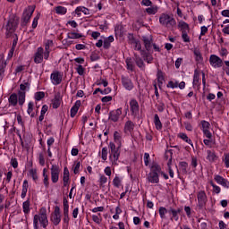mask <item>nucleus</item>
I'll return each mask as SVG.
<instances>
[{
	"label": "nucleus",
	"mask_w": 229,
	"mask_h": 229,
	"mask_svg": "<svg viewBox=\"0 0 229 229\" xmlns=\"http://www.w3.org/2000/svg\"><path fill=\"white\" fill-rule=\"evenodd\" d=\"M55 13L58 15H65L67 13V8L59 5V6L55 7Z\"/></svg>",
	"instance_id": "nucleus-42"
},
{
	"label": "nucleus",
	"mask_w": 229,
	"mask_h": 229,
	"mask_svg": "<svg viewBox=\"0 0 229 229\" xmlns=\"http://www.w3.org/2000/svg\"><path fill=\"white\" fill-rule=\"evenodd\" d=\"M159 24L168 30H173L176 26V20L173 14L162 13L159 17Z\"/></svg>",
	"instance_id": "nucleus-2"
},
{
	"label": "nucleus",
	"mask_w": 229,
	"mask_h": 229,
	"mask_svg": "<svg viewBox=\"0 0 229 229\" xmlns=\"http://www.w3.org/2000/svg\"><path fill=\"white\" fill-rule=\"evenodd\" d=\"M30 87H31V83L29 80L23 81L21 84H20V90L18 91L19 96V105L22 106L26 102V90H30Z\"/></svg>",
	"instance_id": "nucleus-3"
},
{
	"label": "nucleus",
	"mask_w": 229,
	"mask_h": 229,
	"mask_svg": "<svg viewBox=\"0 0 229 229\" xmlns=\"http://www.w3.org/2000/svg\"><path fill=\"white\" fill-rule=\"evenodd\" d=\"M130 108H131V115L133 117H137V115H139L140 106H139V102L135 98L131 99Z\"/></svg>",
	"instance_id": "nucleus-13"
},
{
	"label": "nucleus",
	"mask_w": 229,
	"mask_h": 229,
	"mask_svg": "<svg viewBox=\"0 0 229 229\" xmlns=\"http://www.w3.org/2000/svg\"><path fill=\"white\" fill-rule=\"evenodd\" d=\"M141 40L144 44L145 49L147 51H151V47H153V37L142 36Z\"/></svg>",
	"instance_id": "nucleus-16"
},
{
	"label": "nucleus",
	"mask_w": 229,
	"mask_h": 229,
	"mask_svg": "<svg viewBox=\"0 0 229 229\" xmlns=\"http://www.w3.org/2000/svg\"><path fill=\"white\" fill-rule=\"evenodd\" d=\"M28 189H30V184L28 183V180H24L22 183V190L21 194V198L22 199L26 198V194H28Z\"/></svg>",
	"instance_id": "nucleus-28"
},
{
	"label": "nucleus",
	"mask_w": 229,
	"mask_h": 229,
	"mask_svg": "<svg viewBox=\"0 0 229 229\" xmlns=\"http://www.w3.org/2000/svg\"><path fill=\"white\" fill-rule=\"evenodd\" d=\"M113 184L114 187L119 189L121 187V178H119V176H115L113 180Z\"/></svg>",
	"instance_id": "nucleus-55"
},
{
	"label": "nucleus",
	"mask_w": 229,
	"mask_h": 229,
	"mask_svg": "<svg viewBox=\"0 0 229 229\" xmlns=\"http://www.w3.org/2000/svg\"><path fill=\"white\" fill-rule=\"evenodd\" d=\"M67 37H68V38H71V39H77V38H83V35L80 34V33H76V32H70V33H68Z\"/></svg>",
	"instance_id": "nucleus-45"
},
{
	"label": "nucleus",
	"mask_w": 229,
	"mask_h": 229,
	"mask_svg": "<svg viewBox=\"0 0 229 229\" xmlns=\"http://www.w3.org/2000/svg\"><path fill=\"white\" fill-rule=\"evenodd\" d=\"M92 221L96 223L97 225H101L103 222V216H101V213H98V215H92L91 216Z\"/></svg>",
	"instance_id": "nucleus-38"
},
{
	"label": "nucleus",
	"mask_w": 229,
	"mask_h": 229,
	"mask_svg": "<svg viewBox=\"0 0 229 229\" xmlns=\"http://www.w3.org/2000/svg\"><path fill=\"white\" fill-rule=\"evenodd\" d=\"M38 223L41 225L42 228L47 229L49 225V220H47V210L46 208H41L38 215L33 216V226L34 229H38Z\"/></svg>",
	"instance_id": "nucleus-1"
},
{
	"label": "nucleus",
	"mask_w": 229,
	"mask_h": 229,
	"mask_svg": "<svg viewBox=\"0 0 229 229\" xmlns=\"http://www.w3.org/2000/svg\"><path fill=\"white\" fill-rule=\"evenodd\" d=\"M122 84L126 90H133V82L131 81V79H130V77L122 75Z\"/></svg>",
	"instance_id": "nucleus-17"
},
{
	"label": "nucleus",
	"mask_w": 229,
	"mask_h": 229,
	"mask_svg": "<svg viewBox=\"0 0 229 229\" xmlns=\"http://www.w3.org/2000/svg\"><path fill=\"white\" fill-rule=\"evenodd\" d=\"M63 182H69V169L67 166H65L64 169Z\"/></svg>",
	"instance_id": "nucleus-56"
},
{
	"label": "nucleus",
	"mask_w": 229,
	"mask_h": 229,
	"mask_svg": "<svg viewBox=\"0 0 229 229\" xmlns=\"http://www.w3.org/2000/svg\"><path fill=\"white\" fill-rule=\"evenodd\" d=\"M154 124L156 126V130H162V122L157 114L154 115Z\"/></svg>",
	"instance_id": "nucleus-34"
},
{
	"label": "nucleus",
	"mask_w": 229,
	"mask_h": 229,
	"mask_svg": "<svg viewBox=\"0 0 229 229\" xmlns=\"http://www.w3.org/2000/svg\"><path fill=\"white\" fill-rule=\"evenodd\" d=\"M121 139H123V136L119 133V131H115L114 132V142H118L119 145H121Z\"/></svg>",
	"instance_id": "nucleus-49"
},
{
	"label": "nucleus",
	"mask_w": 229,
	"mask_h": 229,
	"mask_svg": "<svg viewBox=\"0 0 229 229\" xmlns=\"http://www.w3.org/2000/svg\"><path fill=\"white\" fill-rule=\"evenodd\" d=\"M225 67H223V71L225 72V74L229 76V61H225Z\"/></svg>",
	"instance_id": "nucleus-63"
},
{
	"label": "nucleus",
	"mask_w": 229,
	"mask_h": 229,
	"mask_svg": "<svg viewBox=\"0 0 229 229\" xmlns=\"http://www.w3.org/2000/svg\"><path fill=\"white\" fill-rule=\"evenodd\" d=\"M109 158L113 164H117V160H119V157H121V144L118 147L115 146V143L109 142Z\"/></svg>",
	"instance_id": "nucleus-4"
},
{
	"label": "nucleus",
	"mask_w": 229,
	"mask_h": 229,
	"mask_svg": "<svg viewBox=\"0 0 229 229\" xmlns=\"http://www.w3.org/2000/svg\"><path fill=\"white\" fill-rule=\"evenodd\" d=\"M169 214H172L171 221H178L180 219V216H178L180 212H182L181 208L174 209L173 208H170Z\"/></svg>",
	"instance_id": "nucleus-24"
},
{
	"label": "nucleus",
	"mask_w": 229,
	"mask_h": 229,
	"mask_svg": "<svg viewBox=\"0 0 229 229\" xmlns=\"http://www.w3.org/2000/svg\"><path fill=\"white\" fill-rule=\"evenodd\" d=\"M63 207H64V223L69 226V221H71V218L69 217V200H67V198L63 199Z\"/></svg>",
	"instance_id": "nucleus-10"
},
{
	"label": "nucleus",
	"mask_w": 229,
	"mask_h": 229,
	"mask_svg": "<svg viewBox=\"0 0 229 229\" xmlns=\"http://www.w3.org/2000/svg\"><path fill=\"white\" fill-rule=\"evenodd\" d=\"M118 226L119 227H115V226L112 225V226H110L109 229H125L124 228V223H123V222H119Z\"/></svg>",
	"instance_id": "nucleus-62"
},
{
	"label": "nucleus",
	"mask_w": 229,
	"mask_h": 229,
	"mask_svg": "<svg viewBox=\"0 0 229 229\" xmlns=\"http://www.w3.org/2000/svg\"><path fill=\"white\" fill-rule=\"evenodd\" d=\"M207 160H208V162H210V164H214L216 162H217L219 157H217V155H216V151L214 150H207Z\"/></svg>",
	"instance_id": "nucleus-20"
},
{
	"label": "nucleus",
	"mask_w": 229,
	"mask_h": 229,
	"mask_svg": "<svg viewBox=\"0 0 229 229\" xmlns=\"http://www.w3.org/2000/svg\"><path fill=\"white\" fill-rule=\"evenodd\" d=\"M123 114V108H118L116 110H112L109 112V121H112L113 123H117L119 121V118Z\"/></svg>",
	"instance_id": "nucleus-11"
},
{
	"label": "nucleus",
	"mask_w": 229,
	"mask_h": 229,
	"mask_svg": "<svg viewBox=\"0 0 229 229\" xmlns=\"http://www.w3.org/2000/svg\"><path fill=\"white\" fill-rule=\"evenodd\" d=\"M50 221L55 226H58L62 221V213L60 212V207H55L54 214L50 217Z\"/></svg>",
	"instance_id": "nucleus-8"
},
{
	"label": "nucleus",
	"mask_w": 229,
	"mask_h": 229,
	"mask_svg": "<svg viewBox=\"0 0 229 229\" xmlns=\"http://www.w3.org/2000/svg\"><path fill=\"white\" fill-rule=\"evenodd\" d=\"M33 106H35V104H33V102H29L27 114L32 118L35 117V113H33Z\"/></svg>",
	"instance_id": "nucleus-41"
},
{
	"label": "nucleus",
	"mask_w": 229,
	"mask_h": 229,
	"mask_svg": "<svg viewBox=\"0 0 229 229\" xmlns=\"http://www.w3.org/2000/svg\"><path fill=\"white\" fill-rule=\"evenodd\" d=\"M63 75L62 72L55 71L50 75V80L53 85H60L62 83Z\"/></svg>",
	"instance_id": "nucleus-12"
},
{
	"label": "nucleus",
	"mask_w": 229,
	"mask_h": 229,
	"mask_svg": "<svg viewBox=\"0 0 229 229\" xmlns=\"http://www.w3.org/2000/svg\"><path fill=\"white\" fill-rule=\"evenodd\" d=\"M187 167H189V164L185 161H182L179 163V169L183 174H187Z\"/></svg>",
	"instance_id": "nucleus-35"
},
{
	"label": "nucleus",
	"mask_w": 229,
	"mask_h": 229,
	"mask_svg": "<svg viewBox=\"0 0 229 229\" xmlns=\"http://www.w3.org/2000/svg\"><path fill=\"white\" fill-rule=\"evenodd\" d=\"M197 199H198L197 207H199L200 210H202L204 207H207V202L208 201V198L207 197V193L205 192V191H199L197 193Z\"/></svg>",
	"instance_id": "nucleus-6"
},
{
	"label": "nucleus",
	"mask_w": 229,
	"mask_h": 229,
	"mask_svg": "<svg viewBox=\"0 0 229 229\" xmlns=\"http://www.w3.org/2000/svg\"><path fill=\"white\" fill-rule=\"evenodd\" d=\"M81 106V101L77 100L74 104V106L71 108V117H76V114H78V111L80 110V107Z\"/></svg>",
	"instance_id": "nucleus-25"
},
{
	"label": "nucleus",
	"mask_w": 229,
	"mask_h": 229,
	"mask_svg": "<svg viewBox=\"0 0 229 229\" xmlns=\"http://www.w3.org/2000/svg\"><path fill=\"white\" fill-rule=\"evenodd\" d=\"M193 55L195 56V60L199 63L203 62V55H201V51H199V49L195 48L193 50Z\"/></svg>",
	"instance_id": "nucleus-33"
},
{
	"label": "nucleus",
	"mask_w": 229,
	"mask_h": 229,
	"mask_svg": "<svg viewBox=\"0 0 229 229\" xmlns=\"http://www.w3.org/2000/svg\"><path fill=\"white\" fill-rule=\"evenodd\" d=\"M134 51H140L142 49V45L140 44V40L136 39L132 45Z\"/></svg>",
	"instance_id": "nucleus-46"
},
{
	"label": "nucleus",
	"mask_w": 229,
	"mask_h": 229,
	"mask_svg": "<svg viewBox=\"0 0 229 229\" xmlns=\"http://www.w3.org/2000/svg\"><path fill=\"white\" fill-rule=\"evenodd\" d=\"M199 72L194 71L193 74V89H199Z\"/></svg>",
	"instance_id": "nucleus-27"
},
{
	"label": "nucleus",
	"mask_w": 229,
	"mask_h": 229,
	"mask_svg": "<svg viewBox=\"0 0 229 229\" xmlns=\"http://www.w3.org/2000/svg\"><path fill=\"white\" fill-rule=\"evenodd\" d=\"M214 180L218 185L223 186L224 189H229V181L227 179H225V177L219 174H215Z\"/></svg>",
	"instance_id": "nucleus-14"
},
{
	"label": "nucleus",
	"mask_w": 229,
	"mask_h": 229,
	"mask_svg": "<svg viewBox=\"0 0 229 229\" xmlns=\"http://www.w3.org/2000/svg\"><path fill=\"white\" fill-rule=\"evenodd\" d=\"M98 182H99L100 187H103V185H105V183H106V182H108V178H106V176H105V174H100Z\"/></svg>",
	"instance_id": "nucleus-52"
},
{
	"label": "nucleus",
	"mask_w": 229,
	"mask_h": 229,
	"mask_svg": "<svg viewBox=\"0 0 229 229\" xmlns=\"http://www.w3.org/2000/svg\"><path fill=\"white\" fill-rule=\"evenodd\" d=\"M38 163L40 165H46V158L44 157V153H39L38 155Z\"/></svg>",
	"instance_id": "nucleus-58"
},
{
	"label": "nucleus",
	"mask_w": 229,
	"mask_h": 229,
	"mask_svg": "<svg viewBox=\"0 0 229 229\" xmlns=\"http://www.w3.org/2000/svg\"><path fill=\"white\" fill-rule=\"evenodd\" d=\"M150 173L155 174H160L162 173V167L157 163H153L150 167Z\"/></svg>",
	"instance_id": "nucleus-29"
},
{
	"label": "nucleus",
	"mask_w": 229,
	"mask_h": 229,
	"mask_svg": "<svg viewBox=\"0 0 229 229\" xmlns=\"http://www.w3.org/2000/svg\"><path fill=\"white\" fill-rule=\"evenodd\" d=\"M33 12H35V8L31 6H29L27 9L24 10L21 16V26H26L28 22H30V19H31Z\"/></svg>",
	"instance_id": "nucleus-7"
},
{
	"label": "nucleus",
	"mask_w": 229,
	"mask_h": 229,
	"mask_svg": "<svg viewBox=\"0 0 229 229\" xmlns=\"http://www.w3.org/2000/svg\"><path fill=\"white\" fill-rule=\"evenodd\" d=\"M165 214H167V208H165L164 207L159 208V216H160L161 219L165 218Z\"/></svg>",
	"instance_id": "nucleus-54"
},
{
	"label": "nucleus",
	"mask_w": 229,
	"mask_h": 229,
	"mask_svg": "<svg viewBox=\"0 0 229 229\" xmlns=\"http://www.w3.org/2000/svg\"><path fill=\"white\" fill-rule=\"evenodd\" d=\"M34 62L35 64H42L44 62V48L42 47H38L34 55Z\"/></svg>",
	"instance_id": "nucleus-15"
},
{
	"label": "nucleus",
	"mask_w": 229,
	"mask_h": 229,
	"mask_svg": "<svg viewBox=\"0 0 229 229\" xmlns=\"http://www.w3.org/2000/svg\"><path fill=\"white\" fill-rule=\"evenodd\" d=\"M177 28L181 31V33H190L191 32V27L188 25L187 22H185L183 21H178Z\"/></svg>",
	"instance_id": "nucleus-18"
},
{
	"label": "nucleus",
	"mask_w": 229,
	"mask_h": 229,
	"mask_svg": "<svg viewBox=\"0 0 229 229\" xmlns=\"http://www.w3.org/2000/svg\"><path fill=\"white\" fill-rule=\"evenodd\" d=\"M189 32H182V38L183 42H191V37H189Z\"/></svg>",
	"instance_id": "nucleus-60"
},
{
	"label": "nucleus",
	"mask_w": 229,
	"mask_h": 229,
	"mask_svg": "<svg viewBox=\"0 0 229 229\" xmlns=\"http://www.w3.org/2000/svg\"><path fill=\"white\" fill-rule=\"evenodd\" d=\"M133 60L137 67H139L140 69H142V71L146 69V64H144V60L141 59L140 55H138L137 53H134Z\"/></svg>",
	"instance_id": "nucleus-19"
},
{
	"label": "nucleus",
	"mask_w": 229,
	"mask_h": 229,
	"mask_svg": "<svg viewBox=\"0 0 229 229\" xmlns=\"http://www.w3.org/2000/svg\"><path fill=\"white\" fill-rule=\"evenodd\" d=\"M147 180L149 183H159L160 178L158 177L157 174H152L151 172L148 173L147 175Z\"/></svg>",
	"instance_id": "nucleus-22"
},
{
	"label": "nucleus",
	"mask_w": 229,
	"mask_h": 229,
	"mask_svg": "<svg viewBox=\"0 0 229 229\" xmlns=\"http://www.w3.org/2000/svg\"><path fill=\"white\" fill-rule=\"evenodd\" d=\"M8 102L11 106H17V103H19V95H17V93L11 94Z\"/></svg>",
	"instance_id": "nucleus-23"
},
{
	"label": "nucleus",
	"mask_w": 229,
	"mask_h": 229,
	"mask_svg": "<svg viewBox=\"0 0 229 229\" xmlns=\"http://www.w3.org/2000/svg\"><path fill=\"white\" fill-rule=\"evenodd\" d=\"M201 123V130L202 131H204L205 130H210V123L205 121V120H202L200 122Z\"/></svg>",
	"instance_id": "nucleus-48"
},
{
	"label": "nucleus",
	"mask_w": 229,
	"mask_h": 229,
	"mask_svg": "<svg viewBox=\"0 0 229 229\" xmlns=\"http://www.w3.org/2000/svg\"><path fill=\"white\" fill-rule=\"evenodd\" d=\"M62 101L60 98V95H55L54 99L52 100V107L53 108H59Z\"/></svg>",
	"instance_id": "nucleus-32"
},
{
	"label": "nucleus",
	"mask_w": 229,
	"mask_h": 229,
	"mask_svg": "<svg viewBox=\"0 0 229 229\" xmlns=\"http://www.w3.org/2000/svg\"><path fill=\"white\" fill-rule=\"evenodd\" d=\"M128 38V44H130L131 46L137 40V38H135V36H133V34L129 33L127 36Z\"/></svg>",
	"instance_id": "nucleus-59"
},
{
	"label": "nucleus",
	"mask_w": 229,
	"mask_h": 229,
	"mask_svg": "<svg viewBox=\"0 0 229 229\" xmlns=\"http://www.w3.org/2000/svg\"><path fill=\"white\" fill-rule=\"evenodd\" d=\"M209 184L211 185V187H213V189H212L213 194H220L221 193V187L215 184L214 181H209Z\"/></svg>",
	"instance_id": "nucleus-37"
},
{
	"label": "nucleus",
	"mask_w": 229,
	"mask_h": 229,
	"mask_svg": "<svg viewBox=\"0 0 229 229\" xmlns=\"http://www.w3.org/2000/svg\"><path fill=\"white\" fill-rule=\"evenodd\" d=\"M166 87L167 89H178V81H169Z\"/></svg>",
	"instance_id": "nucleus-53"
},
{
	"label": "nucleus",
	"mask_w": 229,
	"mask_h": 229,
	"mask_svg": "<svg viewBox=\"0 0 229 229\" xmlns=\"http://www.w3.org/2000/svg\"><path fill=\"white\" fill-rule=\"evenodd\" d=\"M125 64L128 71L133 72L135 70V64H133V59L131 57H127Z\"/></svg>",
	"instance_id": "nucleus-31"
},
{
	"label": "nucleus",
	"mask_w": 229,
	"mask_h": 229,
	"mask_svg": "<svg viewBox=\"0 0 229 229\" xmlns=\"http://www.w3.org/2000/svg\"><path fill=\"white\" fill-rule=\"evenodd\" d=\"M178 138L182 139V140H184V142H187V144H191V146H192V140L189 139L187 134L181 132L178 134Z\"/></svg>",
	"instance_id": "nucleus-36"
},
{
	"label": "nucleus",
	"mask_w": 229,
	"mask_h": 229,
	"mask_svg": "<svg viewBox=\"0 0 229 229\" xmlns=\"http://www.w3.org/2000/svg\"><path fill=\"white\" fill-rule=\"evenodd\" d=\"M209 64L211 67H214V69H219L223 67V59L216 55H211L209 56Z\"/></svg>",
	"instance_id": "nucleus-9"
},
{
	"label": "nucleus",
	"mask_w": 229,
	"mask_h": 229,
	"mask_svg": "<svg viewBox=\"0 0 229 229\" xmlns=\"http://www.w3.org/2000/svg\"><path fill=\"white\" fill-rule=\"evenodd\" d=\"M19 26V17L11 16L7 24H6V31L8 33H13L17 27Z\"/></svg>",
	"instance_id": "nucleus-5"
},
{
	"label": "nucleus",
	"mask_w": 229,
	"mask_h": 229,
	"mask_svg": "<svg viewBox=\"0 0 229 229\" xmlns=\"http://www.w3.org/2000/svg\"><path fill=\"white\" fill-rule=\"evenodd\" d=\"M45 97L46 93H44L43 91H38L35 93L36 101H40L41 99H44Z\"/></svg>",
	"instance_id": "nucleus-50"
},
{
	"label": "nucleus",
	"mask_w": 229,
	"mask_h": 229,
	"mask_svg": "<svg viewBox=\"0 0 229 229\" xmlns=\"http://www.w3.org/2000/svg\"><path fill=\"white\" fill-rule=\"evenodd\" d=\"M157 83L160 87V85H163L164 83V72H162V71L158 70L157 71Z\"/></svg>",
	"instance_id": "nucleus-43"
},
{
	"label": "nucleus",
	"mask_w": 229,
	"mask_h": 229,
	"mask_svg": "<svg viewBox=\"0 0 229 229\" xmlns=\"http://www.w3.org/2000/svg\"><path fill=\"white\" fill-rule=\"evenodd\" d=\"M141 6H152L153 5V2H151V0H142L140 2Z\"/></svg>",
	"instance_id": "nucleus-61"
},
{
	"label": "nucleus",
	"mask_w": 229,
	"mask_h": 229,
	"mask_svg": "<svg viewBox=\"0 0 229 229\" xmlns=\"http://www.w3.org/2000/svg\"><path fill=\"white\" fill-rule=\"evenodd\" d=\"M31 205V202L30 201V199H27L26 201L23 202L22 204V208H23V212L24 214H30V206Z\"/></svg>",
	"instance_id": "nucleus-40"
},
{
	"label": "nucleus",
	"mask_w": 229,
	"mask_h": 229,
	"mask_svg": "<svg viewBox=\"0 0 229 229\" xmlns=\"http://www.w3.org/2000/svg\"><path fill=\"white\" fill-rule=\"evenodd\" d=\"M47 170L46 168L43 169V177H44V180H43V183L46 187V189H48L49 188V177L47 176Z\"/></svg>",
	"instance_id": "nucleus-39"
},
{
	"label": "nucleus",
	"mask_w": 229,
	"mask_h": 229,
	"mask_svg": "<svg viewBox=\"0 0 229 229\" xmlns=\"http://www.w3.org/2000/svg\"><path fill=\"white\" fill-rule=\"evenodd\" d=\"M29 174H30V176H31V178L34 182H37V180H38V175L37 174V169L36 168H31L29 171Z\"/></svg>",
	"instance_id": "nucleus-44"
},
{
	"label": "nucleus",
	"mask_w": 229,
	"mask_h": 229,
	"mask_svg": "<svg viewBox=\"0 0 229 229\" xmlns=\"http://www.w3.org/2000/svg\"><path fill=\"white\" fill-rule=\"evenodd\" d=\"M224 162H225V167H229V153L225 154Z\"/></svg>",
	"instance_id": "nucleus-64"
},
{
	"label": "nucleus",
	"mask_w": 229,
	"mask_h": 229,
	"mask_svg": "<svg viewBox=\"0 0 229 229\" xmlns=\"http://www.w3.org/2000/svg\"><path fill=\"white\" fill-rule=\"evenodd\" d=\"M101 158L102 160H106L108 158V148L104 147L102 148Z\"/></svg>",
	"instance_id": "nucleus-51"
},
{
	"label": "nucleus",
	"mask_w": 229,
	"mask_h": 229,
	"mask_svg": "<svg viewBox=\"0 0 229 229\" xmlns=\"http://www.w3.org/2000/svg\"><path fill=\"white\" fill-rule=\"evenodd\" d=\"M145 12L148 15H155L156 13H158V5H151L150 7H148L147 9H145Z\"/></svg>",
	"instance_id": "nucleus-30"
},
{
	"label": "nucleus",
	"mask_w": 229,
	"mask_h": 229,
	"mask_svg": "<svg viewBox=\"0 0 229 229\" xmlns=\"http://www.w3.org/2000/svg\"><path fill=\"white\" fill-rule=\"evenodd\" d=\"M6 62L4 59L0 60V82L4 79V72L6 69Z\"/></svg>",
	"instance_id": "nucleus-26"
},
{
	"label": "nucleus",
	"mask_w": 229,
	"mask_h": 229,
	"mask_svg": "<svg viewBox=\"0 0 229 229\" xmlns=\"http://www.w3.org/2000/svg\"><path fill=\"white\" fill-rule=\"evenodd\" d=\"M51 174H60V166L58 165H52Z\"/></svg>",
	"instance_id": "nucleus-47"
},
{
	"label": "nucleus",
	"mask_w": 229,
	"mask_h": 229,
	"mask_svg": "<svg viewBox=\"0 0 229 229\" xmlns=\"http://www.w3.org/2000/svg\"><path fill=\"white\" fill-rule=\"evenodd\" d=\"M76 72L79 76H83V74H85V68H83L81 64H79L76 68Z\"/></svg>",
	"instance_id": "nucleus-57"
},
{
	"label": "nucleus",
	"mask_w": 229,
	"mask_h": 229,
	"mask_svg": "<svg viewBox=\"0 0 229 229\" xmlns=\"http://www.w3.org/2000/svg\"><path fill=\"white\" fill-rule=\"evenodd\" d=\"M135 128V123H133V122H131V120L127 121L124 124L123 127V131L124 133H126L127 135H130V133H131V131H133Z\"/></svg>",
	"instance_id": "nucleus-21"
}]
</instances>
